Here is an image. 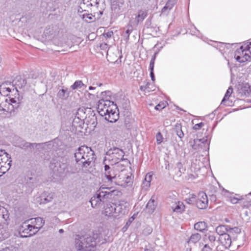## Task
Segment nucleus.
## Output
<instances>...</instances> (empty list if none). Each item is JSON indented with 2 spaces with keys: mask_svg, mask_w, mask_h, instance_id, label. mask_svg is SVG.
<instances>
[{
  "mask_svg": "<svg viewBox=\"0 0 251 251\" xmlns=\"http://www.w3.org/2000/svg\"><path fill=\"white\" fill-rule=\"evenodd\" d=\"M106 230L102 228L95 230L92 236L85 235L75 240V248L78 251H95L98 243L103 244L106 241Z\"/></svg>",
  "mask_w": 251,
  "mask_h": 251,
  "instance_id": "nucleus-1",
  "label": "nucleus"
},
{
  "mask_svg": "<svg viewBox=\"0 0 251 251\" xmlns=\"http://www.w3.org/2000/svg\"><path fill=\"white\" fill-rule=\"evenodd\" d=\"M97 109L100 115L104 117L105 119L110 123L115 122L119 119L116 105L112 101L103 99L99 100Z\"/></svg>",
  "mask_w": 251,
  "mask_h": 251,
  "instance_id": "nucleus-2",
  "label": "nucleus"
},
{
  "mask_svg": "<svg viewBox=\"0 0 251 251\" xmlns=\"http://www.w3.org/2000/svg\"><path fill=\"white\" fill-rule=\"evenodd\" d=\"M127 212L126 205L121 203L117 204L114 202L106 203L103 205L101 211V214L110 220L119 219Z\"/></svg>",
  "mask_w": 251,
  "mask_h": 251,
  "instance_id": "nucleus-3",
  "label": "nucleus"
},
{
  "mask_svg": "<svg viewBox=\"0 0 251 251\" xmlns=\"http://www.w3.org/2000/svg\"><path fill=\"white\" fill-rule=\"evenodd\" d=\"M76 162L83 167H88L95 160L94 151L86 146L79 147L75 153Z\"/></svg>",
  "mask_w": 251,
  "mask_h": 251,
  "instance_id": "nucleus-4",
  "label": "nucleus"
},
{
  "mask_svg": "<svg viewBox=\"0 0 251 251\" xmlns=\"http://www.w3.org/2000/svg\"><path fill=\"white\" fill-rule=\"evenodd\" d=\"M112 192L108 188H100L91 198L90 202L93 208H99L107 203L112 198Z\"/></svg>",
  "mask_w": 251,
  "mask_h": 251,
  "instance_id": "nucleus-5",
  "label": "nucleus"
},
{
  "mask_svg": "<svg viewBox=\"0 0 251 251\" xmlns=\"http://www.w3.org/2000/svg\"><path fill=\"white\" fill-rule=\"evenodd\" d=\"M20 103L18 98L7 97L0 93V111L11 113L18 108Z\"/></svg>",
  "mask_w": 251,
  "mask_h": 251,
  "instance_id": "nucleus-6",
  "label": "nucleus"
},
{
  "mask_svg": "<svg viewBox=\"0 0 251 251\" xmlns=\"http://www.w3.org/2000/svg\"><path fill=\"white\" fill-rule=\"evenodd\" d=\"M234 58L240 63L251 60V39L237 49L234 53Z\"/></svg>",
  "mask_w": 251,
  "mask_h": 251,
  "instance_id": "nucleus-7",
  "label": "nucleus"
},
{
  "mask_svg": "<svg viewBox=\"0 0 251 251\" xmlns=\"http://www.w3.org/2000/svg\"><path fill=\"white\" fill-rule=\"evenodd\" d=\"M124 154L123 151L119 148L110 149L106 152L103 162L108 161L111 165L116 164L123 160Z\"/></svg>",
  "mask_w": 251,
  "mask_h": 251,
  "instance_id": "nucleus-8",
  "label": "nucleus"
},
{
  "mask_svg": "<svg viewBox=\"0 0 251 251\" xmlns=\"http://www.w3.org/2000/svg\"><path fill=\"white\" fill-rule=\"evenodd\" d=\"M37 232L34 229V227L27 223H24L19 228V233L20 237L26 238L35 235Z\"/></svg>",
  "mask_w": 251,
  "mask_h": 251,
  "instance_id": "nucleus-9",
  "label": "nucleus"
},
{
  "mask_svg": "<svg viewBox=\"0 0 251 251\" xmlns=\"http://www.w3.org/2000/svg\"><path fill=\"white\" fill-rule=\"evenodd\" d=\"M26 83V80L22 77L21 76H17L15 77L14 79L12 81V88L6 87L3 88V89H6L7 92H11V90L14 89L16 90L17 92L18 91V89H21L23 88Z\"/></svg>",
  "mask_w": 251,
  "mask_h": 251,
  "instance_id": "nucleus-10",
  "label": "nucleus"
},
{
  "mask_svg": "<svg viewBox=\"0 0 251 251\" xmlns=\"http://www.w3.org/2000/svg\"><path fill=\"white\" fill-rule=\"evenodd\" d=\"M68 164L66 163L57 162L53 167L52 164L50 165V167L54 174L57 176H61L62 175L66 173L68 171Z\"/></svg>",
  "mask_w": 251,
  "mask_h": 251,
  "instance_id": "nucleus-11",
  "label": "nucleus"
},
{
  "mask_svg": "<svg viewBox=\"0 0 251 251\" xmlns=\"http://www.w3.org/2000/svg\"><path fill=\"white\" fill-rule=\"evenodd\" d=\"M228 226H227L220 225L218 226L215 229L216 233L221 236L222 235L226 234L227 233H233V232L239 233L240 232V229L235 227L228 229Z\"/></svg>",
  "mask_w": 251,
  "mask_h": 251,
  "instance_id": "nucleus-12",
  "label": "nucleus"
},
{
  "mask_svg": "<svg viewBox=\"0 0 251 251\" xmlns=\"http://www.w3.org/2000/svg\"><path fill=\"white\" fill-rule=\"evenodd\" d=\"M118 184L123 187L130 186L133 183V177L131 175H125L121 173L119 176Z\"/></svg>",
  "mask_w": 251,
  "mask_h": 251,
  "instance_id": "nucleus-13",
  "label": "nucleus"
},
{
  "mask_svg": "<svg viewBox=\"0 0 251 251\" xmlns=\"http://www.w3.org/2000/svg\"><path fill=\"white\" fill-rule=\"evenodd\" d=\"M208 200L206 194L203 192H200L198 194V198L196 202V205L199 209L206 208L208 206Z\"/></svg>",
  "mask_w": 251,
  "mask_h": 251,
  "instance_id": "nucleus-14",
  "label": "nucleus"
},
{
  "mask_svg": "<svg viewBox=\"0 0 251 251\" xmlns=\"http://www.w3.org/2000/svg\"><path fill=\"white\" fill-rule=\"evenodd\" d=\"M30 222V225L37 232L39 229L44 226L45 223L44 220L40 217H37L35 218H32L28 221Z\"/></svg>",
  "mask_w": 251,
  "mask_h": 251,
  "instance_id": "nucleus-15",
  "label": "nucleus"
},
{
  "mask_svg": "<svg viewBox=\"0 0 251 251\" xmlns=\"http://www.w3.org/2000/svg\"><path fill=\"white\" fill-rule=\"evenodd\" d=\"M233 233H227L226 234L222 235L219 237V241L226 248H229L232 243L231 235Z\"/></svg>",
  "mask_w": 251,
  "mask_h": 251,
  "instance_id": "nucleus-16",
  "label": "nucleus"
},
{
  "mask_svg": "<svg viewBox=\"0 0 251 251\" xmlns=\"http://www.w3.org/2000/svg\"><path fill=\"white\" fill-rule=\"evenodd\" d=\"M53 198V194L48 192H44L38 198L37 201L40 204H46L50 201Z\"/></svg>",
  "mask_w": 251,
  "mask_h": 251,
  "instance_id": "nucleus-17",
  "label": "nucleus"
},
{
  "mask_svg": "<svg viewBox=\"0 0 251 251\" xmlns=\"http://www.w3.org/2000/svg\"><path fill=\"white\" fill-rule=\"evenodd\" d=\"M216 233L214 231H209L206 232L203 237L204 242H212L217 245L219 240H216Z\"/></svg>",
  "mask_w": 251,
  "mask_h": 251,
  "instance_id": "nucleus-18",
  "label": "nucleus"
},
{
  "mask_svg": "<svg viewBox=\"0 0 251 251\" xmlns=\"http://www.w3.org/2000/svg\"><path fill=\"white\" fill-rule=\"evenodd\" d=\"M103 163L104 164L105 176L109 181H112L113 179L116 178L114 171L106 164V162H103Z\"/></svg>",
  "mask_w": 251,
  "mask_h": 251,
  "instance_id": "nucleus-19",
  "label": "nucleus"
},
{
  "mask_svg": "<svg viewBox=\"0 0 251 251\" xmlns=\"http://www.w3.org/2000/svg\"><path fill=\"white\" fill-rule=\"evenodd\" d=\"M91 6H92V3L90 0H83L80 3L78 7V12L79 13H82L83 12H85L87 11L86 8H89Z\"/></svg>",
  "mask_w": 251,
  "mask_h": 251,
  "instance_id": "nucleus-20",
  "label": "nucleus"
},
{
  "mask_svg": "<svg viewBox=\"0 0 251 251\" xmlns=\"http://www.w3.org/2000/svg\"><path fill=\"white\" fill-rule=\"evenodd\" d=\"M185 207V205L181 201H177L172 206L173 211L177 213H182L184 211Z\"/></svg>",
  "mask_w": 251,
  "mask_h": 251,
  "instance_id": "nucleus-21",
  "label": "nucleus"
},
{
  "mask_svg": "<svg viewBox=\"0 0 251 251\" xmlns=\"http://www.w3.org/2000/svg\"><path fill=\"white\" fill-rule=\"evenodd\" d=\"M70 94V91L68 90L67 88L63 87L58 92L57 97L62 100H66L69 97Z\"/></svg>",
  "mask_w": 251,
  "mask_h": 251,
  "instance_id": "nucleus-22",
  "label": "nucleus"
},
{
  "mask_svg": "<svg viewBox=\"0 0 251 251\" xmlns=\"http://www.w3.org/2000/svg\"><path fill=\"white\" fill-rule=\"evenodd\" d=\"M156 205L157 203L154 199V197H152L146 205L148 212L150 213H153L156 208Z\"/></svg>",
  "mask_w": 251,
  "mask_h": 251,
  "instance_id": "nucleus-23",
  "label": "nucleus"
},
{
  "mask_svg": "<svg viewBox=\"0 0 251 251\" xmlns=\"http://www.w3.org/2000/svg\"><path fill=\"white\" fill-rule=\"evenodd\" d=\"M147 16L146 10H141L138 12V14L135 17V21L137 24L142 22Z\"/></svg>",
  "mask_w": 251,
  "mask_h": 251,
  "instance_id": "nucleus-24",
  "label": "nucleus"
},
{
  "mask_svg": "<svg viewBox=\"0 0 251 251\" xmlns=\"http://www.w3.org/2000/svg\"><path fill=\"white\" fill-rule=\"evenodd\" d=\"M85 112L84 111V109L83 108H78L75 114V118L74 120V121L75 122V121L77 122V120L81 121H83L85 117Z\"/></svg>",
  "mask_w": 251,
  "mask_h": 251,
  "instance_id": "nucleus-25",
  "label": "nucleus"
},
{
  "mask_svg": "<svg viewBox=\"0 0 251 251\" xmlns=\"http://www.w3.org/2000/svg\"><path fill=\"white\" fill-rule=\"evenodd\" d=\"M79 16L84 21L87 23H91L95 20L94 16L91 14L87 13H80Z\"/></svg>",
  "mask_w": 251,
  "mask_h": 251,
  "instance_id": "nucleus-26",
  "label": "nucleus"
},
{
  "mask_svg": "<svg viewBox=\"0 0 251 251\" xmlns=\"http://www.w3.org/2000/svg\"><path fill=\"white\" fill-rule=\"evenodd\" d=\"M232 92H233L232 88L231 87H229L228 89L227 90L223 99L222 100L221 105L223 104L225 105H229V104H227L226 103V102L228 100L229 97L231 96Z\"/></svg>",
  "mask_w": 251,
  "mask_h": 251,
  "instance_id": "nucleus-27",
  "label": "nucleus"
},
{
  "mask_svg": "<svg viewBox=\"0 0 251 251\" xmlns=\"http://www.w3.org/2000/svg\"><path fill=\"white\" fill-rule=\"evenodd\" d=\"M201 236L200 234L198 233H194L190 236L188 243L189 244H196L201 240Z\"/></svg>",
  "mask_w": 251,
  "mask_h": 251,
  "instance_id": "nucleus-28",
  "label": "nucleus"
},
{
  "mask_svg": "<svg viewBox=\"0 0 251 251\" xmlns=\"http://www.w3.org/2000/svg\"><path fill=\"white\" fill-rule=\"evenodd\" d=\"M177 0H168L166 5L163 7L162 9V12H165L166 10H170L176 3Z\"/></svg>",
  "mask_w": 251,
  "mask_h": 251,
  "instance_id": "nucleus-29",
  "label": "nucleus"
},
{
  "mask_svg": "<svg viewBox=\"0 0 251 251\" xmlns=\"http://www.w3.org/2000/svg\"><path fill=\"white\" fill-rule=\"evenodd\" d=\"M206 223L204 222H199L194 225V228L197 230L202 231L206 227Z\"/></svg>",
  "mask_w": 251,
  "mask_h": 251,
  "instance_id": "nucleus-30",
  "label": "nucleus"
},
{
  "mask_svg": "<svg viewBox=\"0 0 251 251\" xmlns=\"http://www.w3.org/2000/svg\"><path fill=\"white\" fill-rule=\"evenodd\" d=\"M126 28V30L125 32L123 33V36L125 38L126 41H128L129 35L133 31V27L131 25H128Z\"/></svg>",
  "mask_w": 251,
  "mask_h": 251,
  "instance_id": "nucleus-31",
  "label": "nucleus"
},
{
  "mask_svg": "<svg viewBox=\"0 0 251 251\" xmlns=\"http://www.w3.org/2000/svg\"><path fill=\"white\" fill-rule=\"evenodd\" d=\"M84 86V84L83 83L81 80H76L74 83L71 86V88L73 90H76L79 88H81Z\"/></svg>",
  "mask_w": 251,
  "mask_h": 251,
  "instance_id": "nucleus-32",
  "label": "nucleus"
},
{
  "mask_svg": "<svg viewBox=\"0 0 251 251\" xmlns=\"http://www.w3.org/2000/svg\"><path fill=\"white\" fill-rule=\"evenodd\" d=\"M9 236L8 232L3 228H0V242L7 238Z\"/></svg>",
  "mask_w": 251,
  "mask_h": 251,
  "instance_id": "nucleus-33",
  "label": "nucleus"
},
{
  "mask_svg": "<svg viewBox=\"0 0 251 251\" xmlns=\"http://www.w3.org/2000/svg\"><path fill=\"white\" fill-rule=\"evenodd\" d=\"M176 135L181 139L184 136V133L181 129V126L180 125H176Z\"/></svg>",
  "mask_w": 251,
  "mask_h": 251,
  "instance_id": "nucleus-34",
  "label": "nucleus"
},
{
  "mask_svg": "<svg viewBox=\"0 0 251 251\" xmlns=\"http://www.w3.org/2000/svg\"><path fill=\"white\" fill-rule=\"evenodd\" d=\"M11 162L12 161L11 160H9V162L7 163V164H5V166H1V168H0V170L1 171V172L3 173V174H4L7 171H8L11 166Z\"/></svg>",
  "mask_w": 251,
  "mask_h": 251,
  "instance_id": "nucleus-35",
  "label": "nucleus"
},
{
  "mask_svg": "<svg viewBox=\"0 0 251 251\" xmlns=\"http://www.w3.org/2000/svg\"><path fill=\"white\" fill-rule=\"evenodd\" d=\"M194 142L196 144L198 142H201L204 145H205V144H207L208 145H209V142H208V141L207 137H205L200 139H195L194 140Z\"/></svg>",
  "mask_w": 251,
  "mask_h": 251,
  "instance_id": "nucleus-36",
  "label": "nucleus"
},
{
  "mask_svg": "<svg viewBox=\"0 0 251 251\" xmlns=\"http://www.w3.org/2000/svg\"><path fill=\"white\" fill-rule=\"evenodd\" d=\"M156 143L157 145H160L162 142L163 140V137L162 135L160 132H158L156 135Z\"/></svg>",
  "mask_w": 251,
  "mask_h": 251,
  "instance_id": "nucleus-37",
  "label": "nucleus"
},
{
  "mask_svg": "<svg viewBox=\"0 0 251 251\" xmlns=\"http://www.w3.org/2000/svg\"><path fill=\"white\" fill-rule=\"evenodd\" d=\"M150 85H151V84L148 82L146 85L141 86L140 89L145 92H150L151 89V88L150 87Z\"/></svg>",
  "mask_w": 251,
  "mask_h": 251,
  "instance_id": "nucleus-38",
  "label": "nucleus"
},
{
  "mask_svg": "<svg viewBox=\"0 0 251 251\" xmlns=\"http://www.w3.org/2000/svg\"><path fill=\"white\" fill-rule=\"evenodd\" d=\"M152 175L153 174L152 172L148 173L146 174L144 180H146V181H148L151 183L152 180Z\"/></svg>",
  "mask_w": 251,
  "mask_h": 251,
  "instance_id": "nucleus-39",
  "label": "nucleus"
},
{
  "mask_svg": "<svg viewBox=\"0 0 251 251\" xmlns=\"http://www.w3.org/2000/svg\"><path fill=\"white\" fill-rule=\"evenodd\" d=\"M112 31H108L103 33V36L105 39L110 38L113 35Z\"/></svg>",
  "mask_w": 251,
  "mask_h": 251,
  "instance_id": "nucleus-40",
  "label": "nucleus"
},
{
  "mask_svg": "<svg viewBox=\"0 0 251 251\" xmlns=\"http://www.w3.org/2000/svg\"><path fill=\"white\" fill-rule=\"evenodd\" d=\"M151 185V183L148 181H146V180H144L142 183V188L145 190H147Z\"/></svg>",
  "mask_w": 251,
  "mask_h": 251,
  "instance_id": "nucleus-41",
  "label": "nucleus"
},
{
  "mask_svg": "<svg viewBox=\"0 0 251 251\" xmlns=\"http://www.w3.org/2000/svg\"><path fill=\"white\" fill-rule=\"evenodd\" d=\"M204 126V124L203 123H199V124H196L194 126H193V129L194 130H199L203 126Z\"/></svg>",
  "mask_w": 251,
  "mask_h": 251,
  "instance_id": "nucleus-42",
  "label": "nucleus"
},
{
  "mask_svg": "<svg viewBox=\"0 0 251 251\" xmlns=\"http://www.w3.org/2000/svg\"><path fill=\"white\" fill-rule=\"evenodd\" d=\"M239 200L240 199L234 197H230L229 198V201L233 204L237 203Z\"/></svg>",
  "mask_w": 251,
  "mask_h": 251,
  "instance_id": "nucleus-43",
  "label": "nucleus"
},
{
  "mask_svg": "<svg viewBox=\"0 0 251 251\" xmlns=\"http://www.w3.org/2000/svg\"><path fill=\"white\" fill-rule=\"evenodd\" d=\"M112 2L120 6V4H123L124 2V0H111Z\"/></svg>",
  "mask_w": 251,
  "mask_h": 251,
  "instance_id": "nucleus-44",
  "label": "nucleus"
},
{
  "mask_svg": "<svg viewBox=\"0 0 251 251\" xmlns=\"http://www.w3.org/2000/svg\"><path fill=\"white\" fill-rule=\"evenodd\" d=\"M204 245L208 246L213 249H214V248H215L216 246V244H215L212 242L211 243L209 242H204Z\"/></svg>",
  "mask_w": 251,
  "mask_h": 251,
  "instance_id": "nucleus-45",
  "label": "nucleus"
},
{
  "mask_svg": "<svg viewBox=\"0 0 251 251\" xmlns=\"http://www.w3.org/2000/svg\"><path fill=\"white\" fill-rule=\"evenodd\" d=\"M213 249L208 246L204 245L201 251H213Z\"/></svg>",
  "mask_w": 251,
  "mask_h": 251,
  "instance_id": "nucleus-46",
  "label": "nucleus"
},
{
  "mask_svg": "<svg viewBox=\"0 0 251 251\" xmlns=\"http://www.w3.org/2000/svg\"><path fill=\"white\" fill-rule=\"evenodd\" d=\"M0 152L1 153H3V154H5V156L6 157V158H7V160L8 161H9V160H11L10 159H11V155L8 154L7 152H6L4 150H0Z\"/></svg>",
  "mask_w": 251,
  "mask_h": 251,
  "instance_id": "nucleus-47",
  "label": "nucleus"
},
{
  "mask_svg": "<svg viewBox=\"0 0 251 251\" xmlns=\"http://www.w3.org/2000/svg\"><path fill=\"white\" fill-rule=\"evenodd\" d=\"M165 107V105L164 103H159L157 105H156L155 108L156 110H160L161 109L164 108Z\"/></svg>",
  "mask_w": 251,
  "mask_h": 251,
  "instance_id": "nucleus-48",
  "label": "nucleus"
},
{
  "mask_svg": "<svg viewBox=\"0 0 251 251\" xmlns=\"http://www.w3.org/2000/svg\"><path fill=\"white\" fill-rule=\"evenodd\" d=\"M154 65V60L153 59H151L150 63V70H151V71H153Z\"/></svg>",
  "mask_w": 251,
  "mask_h": 251,
  "instance_id": "nucleus-49",
  "label": "nucleus"
},
{
  "mask_svg": "<svg viewBox=\"0 0 251 251\" xmlns=\"http://www.w3.org/2000/svg\"><path fill=\"white\" fill-rule=\"evenodd\" d=\"M100 48L102 50H106L108 48V46L107 43H101L100 45Z\"/></svg>",
  "mask_w": 251,
  "mask_h": 251,
  "instance_id": "nucleus-50",
  "label": "nucleus"
},
{
  "mask_svg": "<svg viewBox=\"0 0 251 251\" xmlns=\"http://www.w3.org/2000/svg\"><path fill=\"white\" fill-rule=\"evenodd\" d=\"M150 76L151 79V80L154 82L155 81V76L153 73V71H151L150 70Z\"/></svg>",
  "mask_w": 251,
  "mask_h": 251,
  "instance_id": "nucleus-51",
  "label": "nucleus"
},
{
  "mask_svg": "<svg viewBox=\"0 0 251 251\" xmlns=\"http://www.w3.org/2000/svg\"><path fill=\"white\" fill-rule=\"evenodd\" d=\"M31 146H32V144H31L29 143L25 142L24 143L23 148L25 147V148H31Z\"/></svg>",
  "mask_w": 251,
  "mask_h": 251,
  "instance_id": "nucleus-52",
  "label": "nucleus"
},
{
  "mask_svg": "<svg viewBox=\"0 0 251 251\" xmlns=\"http://www.w3.org/2000/svg\"><path fill=\"white\" fill-rule=\"evenodd\" d=\"M134 220V217H133V216H132L131 217H130V218L129 219V220H128V222H127L126 224L131 223L133 222V221Z\"/></svg>",
  "mask_w": 251,
  "mask_h": 251,
  "instance_id": "nucleus-53",
  "label": "nucleus"
},
{
  "mask_svg": "<svg viewBox=\"0 0 251 251\" xmlns=\"http://www.w3.org/2000/svg\"><path fill=\"white\" fill-rule=\"evenodd\" d=\"M156 54H157V53L156 52L155 53L153 56L152 57L151 59H153V60L155 61Z\"/></svg>",
  "mask_w": 251,
  "mask_h": 251,
  "instance_id": "nucleus-54",
  "label": "nucleus"
},
{
  "mask_svg": "<svg viewBox=\"0 0 251 251\" xmlns=\"http://www.w3.org/2000/svg\"><path fill=\"white\" fill-rule=\"evenodd\" d=\"M48 30H47L46 31H44V34H45V36H46V37H49V35L47 36V35H46V33H47V34L48 33Z\"/></svg>",
  "mask_w": 251,
  "mask_h": 251,
  "instance_id": "nucleus-55",
  "label": "nucleus"
},
{
  "mask_svg": "<svg viewBox=\"0 0 251 251\" xmlns=\"http://www.w3.org/2000/svg\"><path fill=\"white\" fill-rule=\"evenodd\" d=\"M63 232H64V230L62 229H60L59 230V232L60 233H63Z\"/></svg>",
  "mask_w": 251,
  "mask_h": 251,
  "instance_id": "nucleus-56",
  "label": "nucleus"
},
{
  "mask_svg": "<svg viewBox=\"0 0 251 251\" xmlns=\"http://www.w3.org/2000/svg\"><path fill=\"white\" fill-rule=\"evenodd\" d=\"M95 89V88H94V87H92V86H90V87H89V90H93V89Z\"/></svg>",
  "mask_w": 251,
  "mask_h": 251,
  "instance_id": "nucleus-57",
  "label": "nucleus"
},
{
  "mask_svg": "<svg viewBox=\"0 0 251 251\" xmlns=\"http://www.w3.org/2000/svg\"><path fill=\"white\" fill-rule=\"evenodd\" d=\"M250 195H251V192L250 193Z\"/></svg>",
  "mask_w": 251,
  "mask_h": 251,
  "instance_id": "nucleus-58",
  "label": "nucleus"
}]
</instances>
